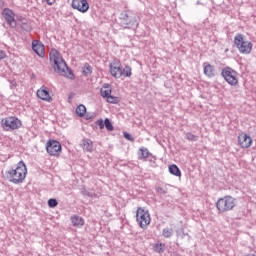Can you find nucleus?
Segmentation results:
<instances>
[{
    "instance_id": "obj_1",
    "label": "nucleus",
    "mask_w": 256,
    "mask_h": 256,
    "mask_svg": "<svg viewBox=\"0 0 256 256\" xmlns=\"http://www.w3.org/2000/svg\"><path fill=\"white\" fill-rule=\"evenodd\" d=\"M51 63L54 64V70L58 75L68 77L69 79L73 78V72L67 67V63L63 60L61 53L56 49H52L49 54Z\"/></svg>"
},
{
    "instance_id": "obj_2",
    "label": "nucleus",
    "mask_w": 256,
    "mask_h": 256,
    "mask_svg": "<svg viewBox=\"0 0 256 256\" xmlns=\"http://www.w3.org/2000/svg\"><path fill=\"white\" fill-rule=\"evenodd\" d=\"M7 179L14 185H21L27 177V165L25 162H18L15 168H12L6 172Z\"/></svg>"
},
{
    "instance_id": "obj_3",
    "label": "nucleus",
    "mask_w": 256,
    "mask_h": 256,
    "mask_svg": "<svg viewBox=\"0 0 256 256\" xmlns=\"http://www.w3.org/2000/svg\"><path fill=\"white\" fill-rule=\"evenodd\" d=\"M120 25L124 29H135L138 27L137 15L131 11H124L120 14Z\"/></svg>"
},
{
    "instance_id": "obj_4",
    "label": "nucleus",
    "mask_w": 256,
    "mask_h": 256,
    "mask_svg": "<svg viewBox=\"0 0 256 256\" xmlns=\"http://www.w3.org/2000/svg\"><path fill=\"white\" fill-rule=\"evenodd\" d=\"M234 45L242 55H249V53L253 51V43L245 40V36L243 34H236L234 37Z\"/></svg>"
},
{
    "instance_id": "obj_5",
    "label": "nucleus",
    "mask_w": 256,
    "mask_h": 256,
    "mask_svg": "<svg viewBox=\"0 0 256 256\" xmlns=\"http://www.w3.org/2000/svg\"><path fill=\"white\" fill-rule=\"evenodd\" d=\"M235 205H237V199L232 196H224L223 198H219L216 203L219 213L233 211V209H235Z\"/></svg>"
},
{
    "instance_id": "obj_6",
    "label": "nucleus",
    "mask_w": 256,
    "mask_h": 256,
    "mask_svg": "<svg viewBox=\"0 0 256 256\" xmlns=\"http://www.w3.org/2000/svg\"><path fill=\"white\" fill-rule=\"evenodd\" d=\"M221 75L226 83H228V85H231V87H237L239 85V74L231 67H225L224 69H222Z\"/></svg>"
},
{
    "instance_id": "obj_7",
    "label": "nucleus",
    "mask_w": 256,
    "mask_h": 256,
    "mask_svg": "<svg viewBox=\"0 0 256 256\" xmlns=\"http://www.w3.org/2000/svg\"><path fill=\"white\" fill-rule=\"evenodd\" d=\"M136 221L141 229H147V226L151 225V214H149V210L139 207L136 211Z\"/></svg>"
},
{
    "instance_id": "obj_8",
    "label": "nucleus",
    "mask_w": 256,
    "mask_h": 256,
    "mask_svg": "<svg viewBox=\"0 0 256 256\" xmlns=\"http://www.w3.org/2000/svg\"><path fill=\"white\" fill-rule=\"evenodd\" d=\"M21 125V120L15 116L6 117L1 120V127L4 131H15V129H19Z\"/></svg>"
},
{
    "instance_id": "obj_9",
    "label": "nucleus",
    "mask_w": 256,
    "mask_h": 256,
    "mask_svg": "<svg viewBox=\"0 0 256 256\" xmlns=\"http://www.w3.org/2000/svg\"><path fill=\"white\" fill-rule=\"evenodd\" d=\"M112 88L109 84H104L100 89V95L103 99H106L107 103L116 104L119 101V97L111 95Z\"/></svg>"
},
{
    "instance_id": "obj_10",
    "label": "nucleus",
    "mask_w": 256,
    "mask_h": 256,
    "mask_svg": "<svg viewBox=\"0 0 256 256\" xmlns=\"http://www.w3.org/2000/svg\"><path fill=\"white\" fill-rule=\"evenodd\" d=\"M109 69L112 77H115V79H121L123 77V67H121L119 60H113L109 64Z\"/></svg>"
},
{
    "instance_id": "obj_11",
    "label": "nucleus",
    "mask_w": 256,
    "mask_h": 256,
    "mask_svg": "<svg viewBox=\"0 0 256 256\" xmlns=\"http://www.w3.org/2000/svg\"><path fill=\"white\" fill-rule=\"evenodd\" d=\"M46 151L52 156H57L61 153V143L57 140H49L46 144Z\"/></svg>"
},
{
    "instance_id": "obj_12",
    "label": "nucleus",
    "mask_w": 256,
    "mask_h": 256,
    "mask_svg": "<svg viewBox=\"0 0 256 256\" xmlns=\"http://www.w3.org/2000/svg\"><path fill=\"white\" fill-rule=\"evenodd\" d=\"M2 15L6 23H8V25L12 27V29H15V27H17V21L15 20V13L13 12V10L5 8L2 12Z\"/></svg>"
},
{
    "instance_id": "obj_13",
    "label": "nucleus",
    "mask_w": 256,
    "mask_h": 256,
    "mask_svg": "<svg viewBox=\"0 0 256 256\" xmlns=\"http://www.w3.org/2000/svg\"><path fill=\"white\" fill-rule=\"evenodd\" d=\"M36 95L38 99L46 101L47 103H51L53 101V95L51 92H49V88L46 86H42L40 89H38Z\"/></svg>"
},
{
    "instance_id": "obj_14",
    "label": "nucleus",
    "mask_w": 256,
    "mask_h": 256,
    "mask_svg": "<svg viewBox=\"0 0 256 256\" xmlns=\"http://www.w3.org/2000/svg\"><path fill=\"white\" fill-rule=\"evenodd\" d=\"M72 7L80 13H87L89 11V2L87 0H72Z\"/></svg>"
},
{
    "instance_id": "obj_15",
    "label": "nucleus",
    "mask_w": 256,
    "mask_h": 256,
    "mask_svg": "<svg viewBox=\"0 0 256 256\" xmlns=\"http://www.w3.org/2000/svg\"><path fill=\"white\" fill-rule=\"evenodd\" d=\"M32 49L38 57H45V45L39 40L32 41Z\"/></svg>"
},
{
    "instance_id": "obj_16",
    "label": "nucleus",
    "mask_w": 256,
    "mask_h": 256,
    "mask_svg": "<svg viewBox=\"0 0 256 256\" xmlns=\"http://www.w3.org/2000/svg\"><path fill=\"white\" fill-rule=\"evenodd\" d=\"M238 143L243 149H249V147H251V143H253V139L251 136L242 133L238 136Z\"/></svg>"
},
{
    "instance_id": "obj_17",
    "label": "nucleus",
    "mask_w": 256,
    "mask_h": 256,
    "mask_svg": "<svg viewBox=\"0 0 256 256\" xmlns=\"http://www.w3.org/2000/svg\"><path fill=\"white\" fill-rule=\"evenodd\" d=\"M204 75L210 79L215 77V66L209 64V62L203 63Z\"/></svg>"
},
{
    "instance_id": "obj_18",
    "label": "nucleus",
    "mask_w": 256,
    "mask_h": 256,
    "mask_svg": "<svg viewBox=\"0 0 256 256\" xmlns=\"http://www.w3.org/2000/svg\"><path fill=\"white\" fill-rule=\"evenodd\" d=\"M81 147L84 149V151L92 153V151L94 150L93 141H91L90 139H84L82 140Z\"/></svg>"
},
{
    "instance_id": "obj_19",
    "label": "nucleus",
    "mask_w": 256,
    "mask_h": 256,
    "mask_svg": "<svg viewBox=\"0 0 256 256\" xmlns=\"http://www.w3.org/2000/svg\"><path fill=\"white\" fill-rule=\"evenodd\" d=\"M151 155V152H149V149L145 147H141L138 151V159H144V161H147V158Z\"/></svg>"
},
{
    "instance_id": "obj_20",
    "label": "nucleus",
    "mask_w": 256,
    "mask_h": 256,
    "mask_svg": "<svg viewBox=\"0 0 256 256\" xmlns=\"http://www.w3.org/2000/svg\"><path fill=\"white\" fill-rule=\"evenodd\" d=\"M71 221L74 227H83V225H85V220H83L80 216H72Z\"/></svg>"
},
{
    "instance_id": "obj_21",
    "label": "nucleus",
    "mask_w": 256,
    "mask_h": 256,
    "mask_svg": "<svg viewBox=\"0 0 256 256\" xmlns=\"http://www.w3.org/2000/svg\"><path fill=\"white\" fill-rule=\"evenodd\" d=\"M152 249L156 253H165V244L161 242H157L152 245Z\"/></svg>"
},
{
    "instance_id": "obj_22",
    "label": "nucleus",
    "mask_w": 256,
    "mask_h": 256,
    "mask_svg": "<svg viewBox=\"0 0 256 256\" xmlns=\"http://www.w3.org/2000/svg\"><path fill=\"white\" fill-rule=\"evenodd\" d=\"M169 173H171V175H175V177H181V170L175 164L169 166Z\"/></svg>"
},
{
    "instance_id": "obj_23",
    "label": "nucleus",
    "mask_w": 256,
    "mask_h": 256,
    "mask_svg": "<svg viewBox=\"0 0 256 256\" xmlns=\"http://www.w3.org/2000/svg\"><path fill=\"white\" fill-rule=\"evenodd\" d=\"M85 113H87V108L85 107V105L80 104L76 108V115H78V117H85Z\"/></svg>"
},
{
    "instance_id": "obj_24",
    "label": "nucleus",
    "mask_w": 256,
    "mask_h": 256,
    "mask_svg": "<svg viewBox=\"0 0 256 256\" xmlns=\"http://www.w3.org/2000/svg\"><path fill=\"white\" fill-rule=\"evenodd\" d=\"M162 236H164L165 239H170V237H173V230L171 228H164L162 230Z\"/></svg>"
},
{
    "instance_id": "obj_25",
    "label": "nucleus",
    "mask_w": 256,
    "mask_h": 256,
    "mask_svg": "<svg viewBox=\"0 0 256 256\" xmlns=\"http://www.w3.org/2000/svg\"><path fill=\"white\" fill-rule=\"evenodd\" d=\"M132 75V69L130 66H125L123 69H122V76L123 77H131Z\"/></svg>"
},
{
    "instance_id": "obj_26",
    "label": "nucleus",
    "mask_w": 256,
    "mask_h": 256,
    "mask_svg": "<svg viewBox=\"0 0 256 256\" xmlns=\"http://www.w3.org/2000/svg\"><path fill=\"white\" fill-rule=\"evenodd\" d=\"M186 139H187L188 141H198V140H199V136L194 135V134L191 133V132H188V133H186Z\"/></svg>"
},
{
    "instance_id": "obj_27",
    "label": "nucleus",
    "mask_w": 256,
    "mask_h": 256,
    "mask_svg": "<svg viewBox=\"0 0 256 256\" xmlns=\"http://www.w3.org/2000/svg\"><path fill=\"white\" fill-rule=\"evenodd\" d=\"M104 125H105L107 131H113V124L111 123V120H109V118H106L104 120Z\"/></svg>"
},
{
    "instance_id": "obj_28",
    "label": "nucleus",
    "mask_w": 256,
    "mask_h": 256,
    "mask_svg": "<svg viewBox=\"0 0 256 256\" xmlns=\"http://www.w3.org/2000/svg\"><path fill=\"white\" fill-rule=\"evenodd\" d=\"M151 163L152 167L155 166V161H157V157H155L152 153H150L149 157L145 160Z\"/></svg>"
},
{
    "instance_id": "obj_29",
    "label": "nucleus",
    "mask_w": 256,
    "mask_h": 256,
    "mask_svg": "<svg viewBox=\"0 0 256 256\" xmlns=\"http://www.w3.org/2000/svg\"><path fill=\"white\" fill-rule=\"evenodd\" d=\"M57 205H59V203L57 202V199L51 198L48 200L49 207L54 208V207H57Z\"/></svg>"
},
{
    "instance_id": "obj_30",
    "label": "nucleus",
    "mask_w": 256,
    "mask_h": 256,
    "mask_svg": "<svg viewBox=\"0 0 256 256\" xmlns=\"http://www.w3.org/2000/svg\"><path fill=\"white\" fill-rule=\"evenodd\" d=\"M84 75H91L93 73V68L91 66L86 65L83 70Z\"/></svg>"
},
{
    "instance_id": "obj_31",
    "label": "nucleus",
    "mask_w": 256,
    "mask_h": 256,
    "mask_svg": "<svg viewBox=\"0 0 256 256\" xmlns=\"http://www.w3.org/2000/svg\"><path fill=\"white\" fill-rule=\"evenodd\" d=\"M21 27L22 29H24V31H29L31 29V26L29 25V23H27V20H24L21 23Z\"/></svg>"
},
{
    "instance_id": "obj_32",
    "label": "nucleus",
    "mask_w": 256,
    "mask_h": 256,
    "mask_svg": "<svg viewBox=\"0 0 256 256\" xmlns=\"http://www.w3.org/2000/svg\"><path fill=\"white\" fill-rule=\"evenodd\" d=\"M96 125H98V127H100V129H105V121H103V119L97 120Z\"/></svg>"
},
{
    "instance_id": "obj_33",
    "label": "nucleus",
    "mask_w": 256,
    "mask_h": 256,
    "mask_svg": "<svg viewBox=\"0 0 256 256\" xmlns=\"http://www.w3.org/2000/svg\"><path fill=\"white\" fill-rule=\"evenodd\" d=\"M157 193H159L160 195H166L167 191L161 187H157L156 188Z\"/></svg>"
},
{
    "instance_id": "obj_34",
    "label": "nucleus",
    "mask_w": 256,
    "mask_h": 256,
    "mask_svg": "<svg viewBox=\"0 0 256 256\" xmlns=\"http://www.w3.org/2000/svg\"><path fill=\"white\" fill-rule=\"evenodd\" d=\"M124 137L125 139H127L128 141H133V136H131V134L124 132Z\"/></svg>"
},
{
    "instance_id": "obj_35",
    "label": "nucleus",
    "mask_w": 256,
    "mask_h": 256,
    "mask_svg": "<svg viewBox=\"0 0 256 256\" xmlns=\"http://www.w3.org/2000/svg\"><path fill=\"white\" fill-rule=\"evenodd\" d=\"M5 57H7V54H5V51L0 50V61H2V59H5Z\"/></svg>"
},
{
    "instance_id": "obj_36",
    "label": "nucleus",
    "mask_w": 256,
    "mask_h": 256,
    "mask_svg": "<svg viewBox=\"0 0 256 256\" xmlns=\"http://www.w3.org/2000/svg\"><path fill=\"white\" fill-rule=\"evenodd\" d=\"M48 5H55V0H45Z\"/></svg>"
},
{
    "instance_id": "obj_37",
    "label": "nucleus",
    "mask_w": 256,
    "mask_h": 256,
    "mask_svg": "<svg viewBox=\"0 0 256 256\" xmlns=\"http://www.w3.org/2000/svg\"><path fill=\"white\" fill-rule=\"evenodd\" d=\"M196 5H201V2H200V1H197V2H196Z\"/></svg>"
}]
</instances>
